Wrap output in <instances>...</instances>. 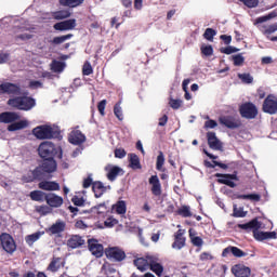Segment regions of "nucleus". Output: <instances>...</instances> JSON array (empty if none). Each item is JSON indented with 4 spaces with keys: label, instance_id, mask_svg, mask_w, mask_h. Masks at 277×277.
I'll return each mask as SVG.
<instances>
[{
    "label": "nucleus",
    "instance_id": "f257e3e1",
    "mask_svg": "<svg viewBox=\"0 0 277 277\" xmlns=\"http://www.w3.org/2000/svg\"><path fill=\"white\" fill-rule=\"evenodd\" d=\"M9 107L19 109V111H29L36 107V100L29 96H16L8 101Z\"/></svg>",
    "mask_w": 277,
    "mask_h": 277
},
{
    "label": "nucleus",
    "instance_id": "f03ea898",
    "mask_svg": "<svg viewBox=\"0 0 277 277\" xmlns=\"http://www.w3.org/2000/svg\"><path fill=\"white\" fill-rule=\"evenodd\" d=\"M32 134L37 140H60L61 137L60 130L47 124L35 128Z\"/></svg>",
    "mask_w": 277,
    "mask_h": 277
},
{
    "label": "nucleus",
    "instance_id": "7ed1b4c3",
    "mask_svg": "<svg viewBox=\"0 0 277 277\" xmlns=\"http://www.w3.org/2000/svg\"><path fill=\"white\" fill-rule=\"evenodd\" d=\"M38 153L41 159H55L57 147L52 142L45 141L39 145Z\"/></svg>",
    "mask_w": 277,
    "mask_h": 277
},
{
    "label": "nucleus",
    "instance_id": "20e7f679",
    "mask_svg": "<svg viewBox=\"0 0 277 277\" xmlns=\"http://www.w3.org/2000/svg\"><path fill=\"white\" fill-rule=\"evenodd\" d=\"M239 114L241 118L247 120H254L259 116V109L252 102H246L239 106Z\"/></svg>",
    "mask_w": 277,
    "mask_h": 277
},
{
    "label": "nucleus",
    "instance_id": "39448f33",
    "mask_svg": "<svg viewBox=\"0 0 277 277\" xmlns=\"http://www.w3.org/2000/svg\"><path fill=\"white\" fill-rule=\"evenodd\" d=\"M216 180V183H220V185H227V187L235 188L237 187V184L233 181H239V176H237V172L230 173H215L214 174Z\"/></svg>",
    "mask_w": 277,
    "mask_h": 277
},
{
    "label": "nucleus",
    "instance_id": "423d86ee",
    "mask_svg": "<svg viewBox=\"0 0 277 277\" xmlns=\"http://www.w3.org/2000/svg\"><path fill=\"white\" fill-rule=\"evenodd\" d=\"M44 169L41 166L37 167L34 170L28 171L22 176L23 183H35V181H42L44 179Z\"/></svg>",
    "mask_w": 277,
    "mask_h": 277
},
{
    "label": "nucleus",
    "instance_id": "0eeeda50",
    "mask_svg": "<svg viewBox=\"0 0 277 277\" xmlns=\"http://www.w3.org/2000/svg\"><path fill=\"white\" fill-rule=\"evenodd\" d=\"M0 243L8 254H14V252H16V241H14L12 235L2 233L0 235Z\"/></svg>",
    "mask_w": 277,
    "mask_h": 277
},
{
    "label": "nucleus",
    "instance_id": "6e6552de",
    "mask_svg": "<svg viewBox=\"0 0 277 277\" xmlns=\"http://www.w3.org/2000/svg\"><path fill=\"white\" fill-rule=\"evenodd\" d=\"M262 111L264 114H269L271 116L276 115L277 113V97L274 94H269L263 102Z\"/></svg>",
    "mask_w": 277,
    "mask_h": 277
},
{
    "label": "nucleus",
    "instance_id": "1a4fd4ad",
    "mask_svg": "<svg viewBox=\"0 0 277 277\" xmlns=\"http://www.w3.org/2000/svg\"><path fill=\"white\" fill-rule=\"evenodd\" d=\"M105 254L109 261H116L117 263H120L127 259V253L124 250L118 247H110L106 249Z\"/></svg>",
    "mask_w": 277,
    "mask_h": 277
},
{
    "label": "nucleus",
    "instance_id": "9d476101",
    "mask_svg": "<svg viewBox=\"0 0 277 277\" xmlns=\"http://www.w3.org/2000/svg\"><path fill=\"white\" fill-rule=\"evenodd\" d=\"M173 239L174 241L171 245L173 250H183L187 241V238H185V229H177L173 235Z\"/></svg>",
    "mask_w": 277,
    "mask_h": 277
},
{
    "label": "nucleus",
    "instance_id": "9b49d317",
    "mask_svg": "<svg viewBox=\"0 0 277 277\" xmlns=\"http://www.w3.org/2000/svg\"><path fill=\"white\" fill-rule=\"evenodd\" d=\"M1 94H12L13 96H18L21 94V84L4 82L0 84V95Z\"/></svg>",
    "mask_w": 277,
    "mask_h": 277
},
{
    "label": "nucleus",
    "instance_id": "f8f14e48",
    "mask_svg": "<svg viewBox=\"0 0 277 277\" xmlns=\"http://www.w3.org/2000/svg\"><path fill=\"white\" fill-rule=\"evenodd\" d=\"M89 251L95 259H101L103 254L105 253V248L102 243H98V240L96 239H89L88 240Z\"/></svg>",
    "mask_w": 277,
    "mask_h": 277
},
{
    "label": "nucleus",
    "instance_id": "ddd939ff",
    "mask_svg": "<svg viewBox=\"0 0 277 277\" xmlns=\"http://www.w3.org/2000/svg\"><path fill=\"white\" fill-rule=\"evenodd\" d=\"M77 27V19L70 18L53 25L55 31H72Z\"/></svg>",
    "mask_w": 277,
    "mask_h": 277
},
{
    "label": "nucleus",
    "instance_id": "4468645a",
    "mask_svg": "<svg viewBox=\"0 0 277 277\" xmlns=\"http://www.w3.org/2000/svg\"><path fill=\"white\" fill-rule=\"evenodd\" d=\"M220 124L227 129H239L241 127V119H236L233 116H223L219 118Z\"/></svg>",
    "mask_w": 277,
    "mask_h": 277
},
{
    "label": "nucleus",
    "instance_id": "2eb2a0df",
    "mask_svg": "<svg viewBox=\"0 0 277 277\" xmlns=\"http://www.w3.org/2000/svg\"><path fill=\"white\" fill-rule=\"evenodd\" d=\"M241 230H245V233H255V230L261 229V222H259V219H253L249 221L248 223L238 224L237 225Z\"/></svg>",
    "mask_w": 277,
    "mask_h": 277
},
{
    "label": "nucleus",
    "instance_id": "dca6fc26",
    "mask_svg": "<svg viewBox=\"0 0 277 277\" xmlns=\"http://www.w3.org/2000/svg\"><path fill=\"white\" fill-rule=\"evenodd\" d=\"M45 202L48 206H50L51 209H60V207L64 205V198L57 194L49 193Z\"/></svg>",
    "mask_w": 277,
    "mask_h": 277
},
{
    "label": "nucleus",
    "instance_id": "f3484780",
    "mask_svg": "<svg viewBox=\"0 0 277 277\" xmlns=\"http://www.w3.org/2000/svg\"><path fill=\"white\" fill-rule=\"evenodd\" d=\"M69 144H74V146H81V144L85 143V134L80 130H72L68 137Z\"/></svg>",
    "mask_w": 277,
    "mask_h": 277
},
{
    "label": "nucleus",
    "instance_id": "a211bd4d",
    "mask_svg": "<svg viewBox=\"0 0 277 277\" xmlns=\"http://www.w3.org/2000/svg\"><path fill=\"white\" fill-rule=\"evenodd\" d=\"M64 230H66V222L57 220L54 224L45 229V233H48V235H62Z\"/></svg>",
    "mask_w": 277,
    "mask_h": 277
},
{
    "label": "nucleus",
    "instance_id": "6ab92c4d",
    "mask_svg": "<svg viewBox=\"0 0 277 277\" xmlns=\"http://www.w3.org/2000/svg\"><path fill=\"white\" fill-rule=\"evenodd\" d=\"M45 174H53L57 170V162L55 158H43V162L41 164Z\"/></svg>",
    "mask_w": 277,
    "mask_h": 277
},
{
    "label": "nucleus",
    "instance_id": "aec40b11",
    "mask_svg": "<svg viewBox=\"0 0 277 277\" xmlns=\"http://www.w3.org/2000/svg\"><path fill=\"white\" fill-rule=\"evenodd\" d=\"M251 272L250 267L242 264H236L232 267V274H234L235 277H248Z\"/></svg>",
    "mask_w": 277,
    "mask_h": 277
},
{
    "label": "nucleus",
    "instance_id": "412c9836",
    "mask_svg": "<svg viewBox=\"0 0 277 277\" xmlns=\"http://www.w3.org/2000/svg\"><path fill=\"white\" fill-rule=\"evenodd\" d=\"M207 140L209 148L212 150H222V142H220V138H217L215 132H208Z\"/></svg>",
    "mask_w": 277,
    "mask_h": 277
},
{
    "label": "nucleus",
    "instance_id": "4be33fe9",
    "mask_svg": "<svg viewBox=\"0 0 277 277\" xmlns=\"http://www.w3.org/2000/svg\"><path fill=\"white\" fill-rule=\"evenodd\" d=\"M151 259H153V255H147L145 258H137L133 261V263L140 272H146V269H148L150 265Z\"/></svg>",
    "mask_w": 277,
    "mask_h": 277
},
{
    "label": "nucleus",
    "instance_id": "5701e85b",
    "mask_svg": "<svg viewBox=\"0 0 277 277\" xmlns=\"http://www.w3.org/2000/svg\"><path fill=\"white\" fill-rule=\"evenodd\" d=\"M66 265V262L63 261L62 258H52L50 264L47 267L48 272H52V274H55L62 269Z\"/></svg>",
    "mask_w": 277,
    "mask_h": 277
},
{
    "label": "nucleus",
    "instance_id": "b1692460",
    "mask_svg": "<svg viewBox=\"0 0 277 277\" xmlns=\"http://www.w3.org/2000/svg\"><path fill=\"white\" fill-rule=\"evenodd\" d=\"M16 120H21V116L14 111H4L0 114V122L3 124L16 122Z\"/></svg>",
    "mask_w": 277,
    "mask_h": 277
},
{
    "label": "nucleus",
    "instance_id": "393cba45",
    "mask_svg": "<svg viewBox=\"0 0 277 277\" xmlns=\"http://www.w3.org/2000/svg\"><path fill=\"white\" fill-rule=\"evenodd\" d=\"M148 183L151 186L150 190L153 196H161V182L159 181V176L151 175Z\"/></svg>",
    "mask_w": 277,
    "mask_h": 277
},
{
    "label": "nucleus",
    "instance_id": "a878e982",
    "mask_svg": "<svg viewBox=\"0 0 277 277\" xmlns=\"http://www.w3.org/2000/svg\"><path fill=\"white\" fill-rule=\"evenodd\" d=\"M38 187L43 192H60V183L53 181H41Z\"/></svg>",
    "mask_w": 277,
    "mask_h": 277
},
{
    "label": "nucleus",
    "instance_id": "bb28decb",
    "mask_svg": "<svg viewBox=\"0 0 277 277\" xmlns=\"http://www.w3.org/2000/svg\"><path fill=\"white\" fill-rule=\"evenodd\" d=\"M84 245H85V240L83 239V237L79 235H72L67 240V246L68 248H71V250L81 248V246H84Z\"/></svg>",
    "mask_w": 277,
    "mask_h": 277
},
{
    "label": "nucleus",
    "instance_id": "cd10ccee",
    "mask_svg": "<svg viewBox=\"0 0 277 277\" xmlns=\"http://www.w3.org/2000/svg\"><path fill=\"white\" fill-rule=\"evenodd\" d=\"M228 254H233L237 259H241L242 256H248V253L243 252V250L237 247H227L223 250L222 256H228Z\"/></svg>",
    "mask_w": 277,
    "mask_h": 277
},
{
    "label": "nucleus",
    "instance_id": "c85d7f7f",
    "mask_svg": "<svg viewBox=\"0 0 277 277\" xmlns=\"http://www.w3.org/2000/svg\"><path fill=\"white\" fill-rule=\"evenodd\" d=\"M156 276L161 277L163 275V265H161L159 262H157V258L151 256V261H149V267Z\"/></svg>",
    "mask_w": 277,
    "mask_h": 277
},
{
    "label": "nucleus",
    "instance_id": "c756f323",
    "mask_svg": "<svg viewBox=\"0 0 277 277\" xmlns=\"http://www.w3.org/2000/svg\"><path fill=\"white\" fill-rule=\"evenodd\" d=\"M254 239L256 241H265V239H276V232H259L255 230L253 234Z\"/></svg>",
    "mask_w": 277,
    "mask_h": 277
},
{
    "label": "nucleus",
    "instance_id": "7c9ffc66",
    "mask_svg": "<svg viewBox=\"0 0 277 277\" xmlns=\"http://www.w3.org/2000/svg\"><path fill=\"white\" fill-rule=\"evenodd\" d=\"M29 196L30 200H34L35 202H47V196H49V194L42 190H32Z\"/></svg>",
    "mask_w": 277,
    "mask_h": 277
},
{
    "label": "nucleus",
    "instance_id": "2f4dec72",
    "mask_svg": "<svg viewBox=\"0 0 277 277\" xmlns=\"http://www.w3.org/2000/svg\"><path fill=\"white\" fill-rule=\"evenodd\" d=\"M188 235H189V239H190V242L193 243V246H195L196 248H202L205 241L202 240V238L200 236H196V230L190 228L188 230Z\"/></svg>",
    "mask_w": 277,
    "mask_h": 277
},
{
    "label": "nucleus",
    "instance_id": "473e14b6",
    "mask_svg": "<svg viewBox=\"0 0 277 277\" xmlns=\"http://www.w3.org/2000/svg\"><path fill=\"white\" fill-rule=\"evenodd\" d=\"M106 170H108L107 179L108 181L114 182L116 179H118L120 172H122V168L113 166V167H106Z\"/></svg>",
    "mask_w": 277,
    "mask_h": 277
},
{
    "label": "nucleus",
    "instance_id": "72a5a7b5",
    "mask_svg": "<svg viewBox=\"0 0 277 277\" xmlns=\"http://www.w3.org/2000/svg\"><path fill=\"white\" fill-rule=\"evenodd\" d=\"M92 190L95 198H101V196L107 192V188L102 184V182H93Z\"/></svg>",
    "mask_w": 277,
    "mask_h": 277
},
{
    "label": "nucleus",
    "instance_id": "f704fd0d",
    "mask_svg": "<svg viewBox=\"0 0 277 277\" xmlns=\"http://www.w3.org/2000/svg\"><path fill=\"white\" fill-rule=\"evenodd\" d=\"M54 21H65V18H70L71 13L69 10H60L52 13Z\"/></svg>",
    "mask_w": 277,
    "mask_h": 277
},
{
    "label": "nucleus",
    "instance_id": "c9c22d12",
    "mask_svg": "<svg viewBox=\"0 0 277 277\" xmlns=\"http://www.w3.org/2000/svg\"><path fill=\"white\" fill-rule=\"evenodd\" d=\"M27 121L26 120H21V121H17V122H13L11 123L9 127H8V131H21L23 129H27Z\"/></svg>",
    "mask_w": 277,
    "mask_h": 277
},
{
    "label": "nucleus",
    "instance_id": "e433bc0d",
    "mask_svg": "<svg viewBox=\"0 0 277 277\" xmlns=\"http://www.w3.org/2000/svg\"><path fill=\"white\" fill-rule=\"evenodd\" d=\"M164 163L166 156H163V151H159L156 159V170H158V172H166V168H163Z\"/></svg>",
    "mask_w": 277,
    "mask_h": 277
},
{
    "label": "nucleus",
    "instance_id": "4c0bfd02",
    "mask_svg": "<svg viewBox=\"0 0 277 277\" xmlns=\"http://www.w3.org/2000/svg\"><path fill=\"white\" fill-rule=\"evenodd\" d=\"M130 157V168L132 170H142V163H140V157L135 154H129Z\"/></svg>",
    "mask_w": 277,
    "mask_h": 277
},
{
    "label": "nucleus",
    "instance_id": "58836bf2",
    "mask_svg": "<svg viewBox=\"0 0 277 277\" xmlns=\"http://www.w3.org/2000/svg\"><path fill=\"white\" fill-rule=\"evenodd\" d=\"M203 153L207 155V157H209V159H213L212 163H214V166L221 168L222 170H228V164L215 160L217 159V156L207 151V149H203Z\"/></svg>",
    "mask_w": 277,
    "mask_h": 277
},
{
    "label": "nucleus",
    "instance_id": "ea45409f",
    "mask_svg": "<svg viewBox=\"0 0 277 277\" xmlns=\"http://www.w3.org/2000/svg\"><path fill=\"white\" fill-rule=\"evenodd\" d=\"M70 38H72V34H67L60 37H54L50 42L54 47H57L60 44H64V42H66V40H70Z\"/></svg>",
    "mask_w": 277,
    "mask_h": 277
},
{
    "label": "nucleus",
    "instance_id": "a19ab883",
    "mask_svg": "<svg viewBox=\"0 0 277 277\" xmlns=\"http://www.w3.org/2000/svg\"><path fill=\"white\" fill-rule=\"evenodd\" d=\"M50 66L52 72H64V68H66V64L60 61H52Z\"/></svg>",
    "mask_w": 277,
    "mask_h": 277
},
{
    "label": "nucleus",
    "instance_id": "79ce46f5",
    "mask_svg": "<svg viewBox=\"0 0 277 277\" xmlns=\"http://www.w3.org/2000/svg\"><path fill=\"white\" fill-rule=\"evenodd\" d=\"M122 101H119L115 104L114 106V114L116 116V118L118 120H120V122H122L124 120V115L122 114Z\"/></svg>",
    "mask_w": 277,
    "mask_h": 277
},
{
    "label": "nucleus",
    "instance_id": "37998d69",
    "mask_svg": "<svg viewBox=\"0 0 277 277\" xmlns=\"http://www.w3.org/2000/svg\"><path fill=\"white\" fill-rule=\"evenodd\" d=\"M84 0H60L61 5L65 8H79Z\"/></svg>",
    "mask_w": 277,
    "mask_h": 277
},
{
    "label": "nucleus",
    "instance_id": "c03bdc74",
    "mask_svg": "<svg viewBox=\"0 0 277 277\" xmlns=\"http://www.w3.org/2000/svg\"><path fill=\"white\" fill-rule=\"evenodd\" d=\"M238 200H253L254 202H259L261 200V195L259 194H249V195H236Z\"/></svg>",
    "mask_w": 277,
    "mask_h": 277
},
{
    "label": "nucleus",
    "instance_id": "a18cd8bd",
    "mask_svg": "<svg viewBox=\"0 0 277 277\" xmlns=\"http://www.w3.org/2000/svg\"><path fill=\"white\" fill-rule=\"evenodd\" d=\"M176 214L181 215V217H192V210L189 206H182L177 209Z\"/></svg>",
    "mask_w": 277,
    "mask_h": 277
},
{
    "label": "nucleus",
    "instance_id": "49530a36",
    "mask_svg": "<svg viewBox=\"0 0 277 277\" xmlns=\"http://www.w3.org/2000/svg\"><path fill=\"white\" fill-rule=\"evenodd\" d=\"M246 215H248V212L243 211V207L233 206V217H246Z\"/></svg>",
    "mask_w": 277,
    "mask_h": 277
},
{
    "label": "nucleus",
    "instance_id": "de8ad7c7",
    "mask_svg": "<svg viewBox=\"0 0 277 277\" xmlns=\"http://www.w3.org/2000/svg\"><path fill=\"white\" fill-rule=\"evenodd\" d=\"M215 36H217V31L213 28H207L203 32L205 40H208L209 42H213Z\"/></svg>",
    "mask_w": 277,
    "mask_h": 277
},
{
    "label": "nucleus",
    "instance_id": "09e8293b",
    "mask_svg": "<svg viewBox=\"0 0 277 277\" xmlns=\"http://www.w3.org/2000/svg\"><path fill=\"white\" fill-rule=\"evenodd\" d=\"M116 212L118 215H124V213H127V202L124 200L117 202Z\"/></svg>",
    "mask_w": 277,
    "mask_h": 277
},
{
    "label": "nucleus",
    "instance_id": "8fccbe9b",
    "mask_svg": "<svg viewBox=\"0 0 277 277\" xmlns=\"http://www.w3.org/2000/svg\"><path fill=\"white\" fill-rule=\"evenodd\" d=\"M41 236H42V234H40V232L28 235V236H26V243H28V246H31V245L36 243V241H38V239H40Z\"/></svg>",
    "mask_w": 277,
    "mask_h": 277
},
{
    "label": "nucleus",
    "instance_id": "3c124183",
    "mask_svg": "<svg viewBox=\"0 0 277 277\" xmlns=\"http://www.w3.org/2000/svg\"><path fill=\"white\" fill-rule=\"evenodd\" d=\"M94 72V69L92 68V64L87 61L82 66V75L84 77H90Z\"/></svg>",
    "mask_w": 277,
    "mask_h": 277
},
{
    "label": "nucleus",
    "instance_id": "603ef678",
    "mask_svg": "<svg viewBox=\"0 0 277 277\" xmlns=\"http://www.w3.org/2000/svg\"><path fill=\"white\" fill-rule=\"evenodd\" d=\"M238 79H240V81L242 83H247V84H250V83H253L254 81V77H252V75L250 74H238Z\"/></svg>",
    "mask_w": 277,
    "mask_h": 277
},
{
    "label": "nucleus",
    "instance_id": "864d4df0",
    "mask_svg": "<svg viewBox=\"0 0 277 277\" xmlns=\"http://www.w3.org/2000/svg\"><path fill=\"white\" fill-rule=\"evenodd\" d=\"M232 62H234V66H243L246 57L241 54H235L232 56Z\"/></svg>",
    "mask_w": 277,
    "mask_h": 277
},
{
    "label": "nucleus",
    "instance_id": "5fc2aeb1",
    "mask_svg": "<svg viewBox=\"0 0 277 277\" xmlns=\"http://www.w3.org/2000/svg\"><path fill=\"white\" fill-rule=\"evenodd\" d=\"M28 88L30 90H40V89L44 88V84L39 80H30L28 83Z\"/></svg>",
    "mask_w": 277,
    "mask_h": 277
},
{
    "label": "nucleus",
    "instance_id": "6e6d98bb",
    "mask_svg": "<svg viewBox=\"0 0 277 277\" xmlns=\"http://www.w3.org/2000/svg\"><path fill=\"white\" fill-rule=\"evenodd\" d=\"M200 51L202 55L206 57H211L213 55V47L212 45H201Z\"/></svg>",
    "mask_w": 277,
    "mask_h": 277
},
{
    "label": "nucleus",
    "instance_id": "4d7b16f0",
    "mask_svg": "<svg viewBox=\"0 0 277 277\" xmlns=\"http://www.w3.org/2000/svg\"><path fill=\"white\" fill-rule=\"evenodd\" d=\"M221 53H224L225 55H233V53H238L239 49L228 45L226 48H221L220 49Z\"/></svg>",
    "mask_w": 277,
    "mask_h": 277
},
{
    "label": "nucleus",
    "instance_id": "13d9d810",
    "mask_svg": "<svg viewBox=\"0 0 277 277\" xmlns=\"http://www.w3.org/2000/svg\"><path fill=\"white\" fill-rule=\"evenodd\" d=\"M37 213H40V215H49L51 213V207L50 206H39L36 208Z\"/></svg>",
    "mask_w": 277,
    "mask_h": 277
},
{
    "label": "nucleus",
    "instance_id": "bf43d9fd",
    "mask_svg": "<svg viewBox=\"0 0 277 277\" xmlns=\"http://www.w3.org/2000/svg\"><path fill=\"white\" fill-rule=\"evenodd\" d=\"M169 105L172 109H181V105H183V101L174 100L171 97L169 101Z\"/></svg>",
    "mask_w": 277,
    "mask_h": 277
},
{
    "label": "nucleus",
    "instance_id": "052dcab7",
    "mask_svg": "<svg viewBox=\"0 0 277 277\" xmlns=\"http://www.w3.org/2000/svg\"><path fill=\"white\" fill-rule=\"evenodd\" d=\"M71 202L75 205V207H83V205H85V199H83V197L74 196L71 198Z\"/></svg>",
    "mask_w": 277,
    "mask_h": 277
},
{
    "label": "nucleus",
    "instance_id": "680f3d73",
    "mask_svg": "<svg viewBox=\"0 0 277 277\" xmlns=\"http://www.w3.org/2000/svg\"><path fill=\"white\" fill-rule=\"evenodd\" d=\"M115 157L116 159H124V157H127V150H124V148H116Z\"/></svg>",
    "mask_w": 277,
    "mask_h": 277
},
{
    "label": "nucleus",
    "instance_id": "e2e57ef3",
    "mask_svg": "<svg viewBox=\"0 0 277 277\" xmlns=\"http://www.w3.org/2000/svg\"><path fill=\"white\" fill-rule=\"evenodd\" d=\"M31 38H34V35L27 32L15 36V40H22L23 42L31 40Z\"/></svg>",
    "mask_w": 277,
    "mask_h": 277
},
{
    "label": "nucleus",
    "instance_id": "0e129e2a",
    "mask_svg": "<svg viewBox=\"0 0 277 277\" xmlns=\"http://www.w3.org/2000/svg\"><path fill=\"white\" fill-rule=\"evenodd\" d=\"M247 8H256L259 5V0H240Z\"/></svg>",
    "mask_w": 277,
    "mask_h": 277
},
{
    "label": "nucleus",
    "instance_id": "69168bd1",
    "mask_svg": "<svg viewBox=\"0 0 277 277\" xmlns=\"http://www.w3.org/2000/svg\"><path fill=\"white\" fill-rule=\"evenodd\" d=\"M105 107H107V100H102L97 104V109H98L101 116H105Z\"/></svg>",
    "mask_w": 277,
    "mask_h": 277
},
{
    "label": "nucleus",
    "instance_id": "338daca9",
    "mask_svg": "<svg viewBox=\"0 0 277 277\" xmlns=\"http://www.w3.org/2000/svg\"><path fill=\"white\" fill-rule=\"evenodd\" d=\"M116 224H118V220H116V219H107L104 222V226H106L107 228H114V226H116Z\"/></svg>",
    "mask_w": 277,
    "mask_h": 277
},
{
    "label": "nucleus",
    "instance_id": "774afa93",
    "mask_svg": "<svg viewBox=\"0 0 277 277\" xmlns=\"http://www.w3.org/2000/svg\"><path fill=\"white\" fill-rule=\"evenodd\" d=\"M217 127V121L209 119L205 122V129H215Z\"/></svg>",
    "mask_w": 277,
    "mask_h": 277
}]
</instances>
